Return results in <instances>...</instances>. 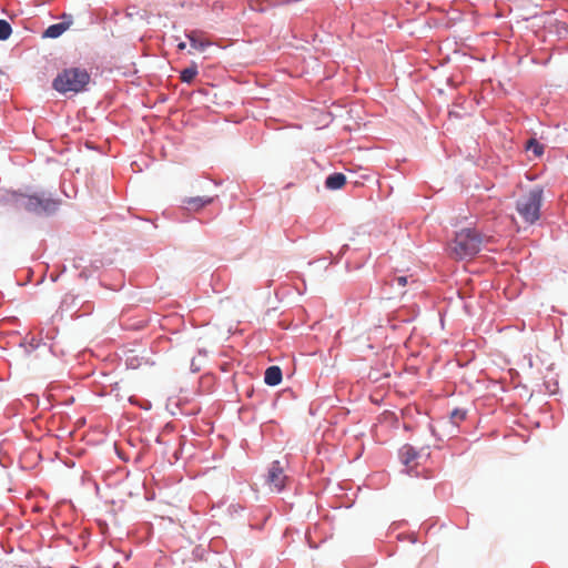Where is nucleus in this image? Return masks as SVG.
<instances>
[{
  "instance_id": "obj_14",
  "label": "nucleus",
  "mask_w": 568,
  "mask_h": 568,
  "mask_svg": "<svg viewBox=\"0 0 568 568\" xmlns=\"http://www.w3.org/2000/svg\"><path fill=\"white\" fill-rule=\"evenodd\" d=\"M12 33V28L8 21L0 19V40H7Z\"/></svg>"
},
{
  "instance_id": "obj_16",
  "label": "nucleus",
  "mask_w": 568,
  "mask_h": 568,
  "mask_svg": "<svg viewBox=\"0 0 568 568\" xmlns=\"http://www.w3.org/2000/svg\"><path fill=\"white\" fill-rule=\"evenodd\" d=\"M452 417L455 419H464L465 413L460 412V410H455V412H453Z\"/></svg>"
},
{
  "instance_id": "obj_2",
  "label": "nucleus",
  "mask_w": 568,
  "mask_h": 568,
  "mask_svg": "<svg viewBox=\"0 0 568 568\" xmlns=\"http://www.w3.org/2000/svg\"><path fill=\"white\" fill-rule=\"evenodd\" d=\"M481 244L483 237L479 233L464 229L449 243L448 253L455 260H469L480 251Z\"/></svg>"
},
{
  "instance_id": "obj_17",
  "label": "nucleus",
  "mask_w": 568,
  "mask_h": 568,
  "mask_svg": "<svg viewBox=\"0 0 568 568\" xmlns=\"http://www.w3.org/2000/svg\"><path fill=\"white\" fill-rule=\"evenodd\" d=\"M185 48H186L185 42H180V43L178 44V49H179V50H184Z\"/></svg>"
},
{
  "instance_id": "obj_5",
  "label": "nucleus",
  "mask_w": 568,
  "mask_h": 568,
  "mask_svg": "<svg viewBox=\"0 0 568 568\" xmlns=\"http://www.w3.org/2000/svg\"><path fill=\"white\" fill-rule=\"evenodd\" d=\"M287 479L281 463L278 460L273 462L266 476V484L270 490L281 493L285 488Z\"/></svg>"
},
{
  "instance_id": "obj_1",
  "label": "nucleus",
  "mask_w": 568,
  "mask_h": 568,
  "mask_svg": "<svg viewBox=\"0 0 568 568\" xmlns=\"http://www.w3.org/2000/svg\"><path fill=\"white\" fill-rule=\"evenodd\" d=\"M7 201L16 210H24L36 215H51L59 207V201L44 193L28 195L13 192Z\"/></svg>"
},
{
  "instance_id": "obj_12",
  "label": "nucleus",
  "mask_w": 568,
  "mask_h": 568,
  "mask_svg": "<svg viewBox=\"0 0 568 568\" xmlns=\"http://www.w3.org/2000/svg\"><path fill=\"white\" fill-rule=\"evenodd\" d=\"M65 30V27L63 23H55V24H52L50 26L45 32H44V36L45 37H49V38H58L59 36H61Z\"/></svg>"
},
{
  "instance_id": "obj_6",
  "label": "nucleus",
  "mask_w": 568,
  "mask_h": 568,
  "mask_svg": "<svg viewBox=\"0 0 568 568\" xmlns=\"http://www.w3.org/2000/svg\"><path fill=\"white\" fill-rule=\"evenodd\" d=\"M186 38L190 40L191 47L197 51H204L211 45V41L199 30L190 31L186 33Z\"/></svg>"
},
{
  "instance_id": "obj_9",
  "label": "nucleus",
  "mask_w": 568,
  "mask_h": 568,
  "mask_svg": "<svg viewBox=\"0 0 568 568\" xmlns=\"http://www.w3.org/2000/svg\"><path fill=\"white\" fill-rule=\"evenodd\" d=\"M346 183V176L343 173H334L327 176L325 186L329 190H338Z\"/></svg>"
},
{
  "instance_id": "obj_11",
  "label": "nucleus",
  "mask_w": 568,
  "mask_h": 568,
  "mask_svg": "<svg viewBox=\"0 0 568 568\" xmlns=\"http://www.w3.org/2000/svg\"><path fill=\"white\" fill-rule=\"evenodd\" d=\"M197 75V67L195 63H192L191 67L185 68L181 71L180 79L182 82L191 83L195 77Z\"/></svg>"
},
{
  "instance_id": "obj_3",
  "label": "nucleus",
  "mask_w": 568,
  "mask_h": 568,
  "mask_svg": "<svg viewBox=\"0 0 568 568\" xmlns=\"http://www.w3.org/2000/svg\"><path fill=\"white\" fill-rule=\"evenodd\" d=\"M90 80L91 77L85 69L68 68L58 73L52 82V87L62 94H77L85 90Z\"/></svg>"
},
{
  "instance_id": "obj_15",
  "label": "nucleus",
  "mask_w": 568,
  "mask_h": 568,
  "mask_svg": "<svg viewBox=\"0 0 568 568\" xmlns=\"http://www.w3.org/2000/svg\"><path fill=\"white\" fill-rule=\"evenodd\" d=\"M394 282H396L398 286H400V287H405V286L407 285V283H408V277H407V276H404V275L396 276V277H394L392 281H389V282H388V284H389L390 286H393V285H394Z\"/></svg>"
},
{
  "instance_id": "obj_10",
  "label": "nucleus",
  "mask_w": 568,
  "mask_h": 568,
  "mask_svg": "<svg viewBox=\"0 0 568 568\" xmlns=\"http://www.w3.org/2000/svg\"><path fill=\"white\" fill-rule=\"evenodd\" d=\"M399 457L404 465L409 466L410 463L416 459L417 452L414 449V447L405 445L399 452Z\"/></svg>"
},
{
  "instance_id": "obj_8",
  "label": "nucleus",
  "mask_w": 568,
  "mask_h": 568,
  "mask_svg": "<svg viewBox=\"0 0 568 568\" xmlns=\"http://www.w3.org/2000/svg\"><path fill=\"white\" fill-rule=\"evenodd\" d=\"M282 381V371L278 366H270L265 371L264 382L270 386L278 385Z\"/></svg>"
},
{
  "instance_id": "obj_4",
  "label": "nucleus",
  "mask_w": 568,
  "mask_h": 568,
  "mask_svg": "<svg viewBox=\"0 0 568 568\" xmlns=\"http://www.w3.org/2000/svg\"><path fill=\"white\" fill-rule=\"evenodd\" d=\"M542 189L535 187L517 200L516 210L526 223L534 224L540 217Z\"/></svg>"
},
{
  "instance_id": "obj_13",
  "label": "nucleus",
  "mask_w": 568,
  "mask_h": 568,
  "mask_svg": "<svg viewBox=\"0 0 568 568\" xmlns=\"http://www.w3.org/2000/svg\"><path fill=\"white\" fill-rule=\"evenodd\" d=\"M527 150L532 151L536 156L544 153V146L535 139H530L526 145Z\"/></svg>"
},
{
  "instance_id": "obj_7",
  "label": "nucleus",
  "mask_w": 568,
  "mask_h": 568,
  "mask_svg": "<svg viewBox=\"0 0 568 568\" xmlns=\"http://www.w3.org/2000/svg\"><path fill=\"white\" fill-rule=\"evenodd\" d=\"M214 201L212 196H191L183 200V204L186 205L187 210L200 211L204 206L211 204Z\"/></svg>"
}]
</instances>
